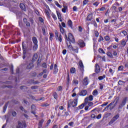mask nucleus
I'll return each mask as SVG.
<instances>
[{
  "instance_id": "nucleus-1",
  "label": "nucleus",
  "mask_w": 128,
  "mask_h": 128,
  "mask_svg": "<svg viewBox=\"0 0 128 128\" xmlns=\"http://www.w3.org/2000/svg\"><path fill=\"white\" fill-rule=\"evenodd\" d=\"M54 34L56 40L58 42H62V34H58V32L57 30H55Z\"/></svg>"
},
{
  "instance_id": "nucleus-2",
  "label": "nucleus",
  "mask_w": 128,
  "mask_h": 128,
  "mask_svg": "<svg viewBox=\"0 0 128 128\" xmlns=\"http://www.w3.org/2000/svg\"><path fill=\"white\" fill-rule=\"evenodd\" d=\"M78 106V99L74 100L72 102H68V108L76 106Z\"/></svg>"
},
{
  "instance_id": "nucleus-3",
  "label": "nucleus",
  "mask_w": 128,
  "mask_h": 128,
  "mask_svg": "<svg viewBox=\"0 0 128 128\" xmlns=\"http://www.w3.org/2000/svg\"><path fill=\"white\" fill-rule=\"evenodd\" d=\"M70 44L68 45V44L67 43V46L68 48V50H73L74 52H78V48L76 47V46H74V48L72 47V44H70Z\"/></svg>"
},
{
  "instance_id": "nucleus-4",
  "label": "nucleus",
  "mask_w": 128,
  "mask_h": 128,
  "mask_svg": "<svg viewBox=\"0 0 128 128\" xmlns=\"http://www.w3.org/2000/svg\"><path fill=\"white\" fill-rule=\"evenodd\" d=\"M84 64H82V61L80 60L79 62V66H78V68L82 74V76H84Z\"/></svg>"
},
{
  "instance_id": "nucleus-5",
  "label": "nucleus",
  "mask_w": 128,
  "mask_h": 128,
  "mask_svg": "<svg viewBox=\"0 0 128 128\" xmlns=\"http://www.w3.org/2000/svg\"><path fill=\"white\" fill-rule=\"evenodd\" d=\"M119 118H120V114H116L115 116H114L112 118V119L109 122L108 124H110V126L112 124H114V122L116 120H117Z\"/></svg>"
},
{
  "instance_id": "nucleus-6",
  "label": "nucleus",
  "mask_w": 128,
  "mask_h": 128,
  "mask_svg": "<svg viewBox=\"0 0 128 128\" xmlns=\"http://www.w3.org/2000/svg\"><path fill=\"white\" fill-rule=\"evenodd\" d=\"M128 100V98L126 97L124 98L122 102L120 104L119 106H118V108H124V106H126V100Z\"/></svg>"
},
{
  "instance_id": "nucleus-7",
  "label": "nucleus",
  "mask_w": 128,
  "mask_h": 128,
  "mask_svg": "<svg viewBox=\"0 0 128 128\" xmlns=\"http://www.w3.org/2000/svg\"><path fill=\"white\" fill-rule=\"evenodd\" d=\"M17 128H26V122H18V126L16 127Z\"/></svg>"
},
{
  "instance_id": "nucleus-8",
  "label": "nucleus",
  "mask_w": 128,
  "mask_h": 128,
  "mask_svg": "<svg viewBox=\"0 0 128 128\" xmlns=\"http://www.w3.org/2000/svg\"><path fill=\"white\" fill-rule=\"evenodd\" d=\"M93 100H94V96H92V95H90V96H89L86 97L84 99L85 104H88V100H89V102H92Z\"/></svg>"
},
{
  "instance_id": "nucleus-9",
  "label": "nucleus",
  "mask_w": 128,
  "mask_h": 128,
  "mask_svg": "<svg viewBox=\"0 0 128 128\" xmlns=\"http://www.w3.org/2000/svg\"><path fill=\"white\" fill-rule=\"evenodd\" d=\"M68 40H69V42H74V36H72V34L71 33L68 34Z\"/></svg>"
},
{
  "instance_id": "nucleus-10",
  "label": "nucleus",
  "mask_w": 128,
  "mask_h": 128,
  "mask_svg": "<svg viewBox=\"0 0 128 128\" xmlns=\"http://www.w3.org/2000/svg\"><path fill=\"white\" fill-rule=\"evenodd\" d=\"M118 102H120V98L118 97H116L114 99V101H113L112 102L110 103V106H112V104H114V106H116L118 104Z\"/></svg>"
},
{
  "instance_id": "nucleus-11",
  "label": "nucleus",
  "mask_w": 128,
  "mask_h": 128,
  "mask_svg": "<svg viewBox=\"0 0 128 128\" xmlns=\"http://www.w3.org/2000/svg\"><path fill=\"white\" fill-rule=\"evenodd\" d=\"M22 48H23V56L22 58L23 60H24L26 56H28V53L26 52V49L24 48V43L22 44Z\"/></svg>"
},
{
  "instance_id": "nucleus-12",
  "label": "nucleus",
  "mask_w": 128,
  "mask_h": 128,
  "mask_svg": "<svg viewBox=\"0 0 128 128\" xmlns=\"http://www.w3.org/2000/svg\"><path fill=\"white\" fill-rule=\"evenodd\" d=\"M78 44L80 46V48H84V46H86V44H84V42L82 40H80L78 42Z\"/></svg>"
},
{
  "instance_id": "nucleus-13",
  "label": "nucleus",
  "mask_w": 128,
  "mask_h": 128,
  "mask_svg": "<svg viewBox=\"0 0 128 128\" xmlns=\"http://www.w3.org/2000/svg\"><path fill=\"white\" fill-rule=\"evenodd\" d=\"M83 84L84 86H88V77H85L84 79Z\"/></svg>"
},
{
  "instance_id": "nucleus-14",
  "label": "nucleus",
  "mask_w": 128,
  "mask_h": 128,
  "mask_svg": "<svg viewBox=\"0 0 128 128\" xmlns=\"http://www.w3.org/2000/svg\"><path fill=\"white\" fill-rule=\"evenodd\" d=\"M88 94V91L86 90H82L81 92L80 93V96H86Z\"/></svg>"
},
{
  "instance_id": "nucleus-15",
  "label": "nucleus",
  "mask_w": 128,
  "mask_h": 128,
  "mask_svg": "<svg viewBox=\"0 0 128 128\" xmlns=\"http://www.w3.org/2000/svg\"><path fill=\"white\" fill-rule=\"evenodd\" d=\"M59 28H60V32H61V34H66V30H64V28H62L60 24H59Z\"/></svg>"
},
{
  "instance_id": "nucleus-16",
  "label": "nucleus",
  "mask_w": 128,
  "mask_h": 128,
  "mask_svg": "<svg viewBox=\"0 0 128 128\" xmlns=\"http://www.w3.org/2000/svg\"><path fill=\"white\" fill-rule=\"evenodd\" d=\"M32 68H34V64L32 62H30L28 64L26 68L27 70H30Z\"/></svg>"
},
{
  "instance_id": "nucleus-17",
  "label": "nucleus",
  "mask_w": 128,
  "mask_h": 128,
  "mask_svg": "<svg viewBox=\"0 0 128 128\" xmlns=\"http://www.w3.org/2000/svg\"><path fill=\"white\" fill-rule=\"evenodd\" d=\"M68 26H69V28H72V20H69L68 21Z\"/></svg>"
},
{
  "instance_id": "nucleus-18",
  "label": "nucleus",
  "mask_w": 128,
  "mask_h": 128,
  "mask_svg": "<svg viewBox=\"0 0 128 128\" xmlns=\"http://www.w3.org/2000/svg\"><path fill=\"white\" fill-rule=\"evenodd\" d=\"M100 72V66H98V64H96V74H98Z\"/></svg>"
},
{
  "instance_id": "nucleus-19",
  "label": "nucleus",
  "mask_w": 128,
  "mask_h": 128,
  "mask_svg": "<svg viewBox=\"0 0 128 128\" xmlns=\"http://www.w3.org/2000/svg\"><path fill=\"white\" fill-rule=\"evenodd\" d=\"M50 10L45 9V14L48 18H50Z\"/></svg>"
},
{
  "instance_id": "nucleus-20",
  "label": "nucleus",
  "mask_w": 128,
  "mask_h": 128,
  "mask_svg": "<svg viewBox=\"0 0 128 128\" xmlns=\"http://www.w3.org/2000/svg\"><path fill=\"white\" fill-rule=\"evenodd\" d=\"M87 20L90 21L92 20V14H89L86 18Z\"/></svg>"
},
{
  "instance_id": "nucleus-21",
  "label": "nucleus",
  "mask_w": 128,
  "mask_h": 128,
  "mask_svg": "<svg viewBox=\"0 0 128 128\" xmlns=\"http://www.w3.org/2000/svg\"><path fill=\"white\" fill-rule=\"evenodd\" d=\"M58 72V65H56V64H55L54 66V74H56Z\"/></svg>"
},
{
  "instance_id": "nucleus-22",
  "label": "nucleus",
  "mask_w": 128,
  "mask_h": 128,
  "mask_svg": "<svg viewBox=\"0 0 128 128\" xmlns=\"http://www.w3.org/2000/svg\"><path fill=\"white\" fill-rule=\"evenodd\" d=\"M20 8H22V10L26 11V6H24V4H22V3L20 4Z\"/></svg>"
},
{
  "instance_id": "nucleus-23",
  "label": "nucleus",
  "mask_w": 128,
  "mask_h": 128,
  "mask_svg": "<svg viewBox=\"0 0 128 128\" xmlns=\"http://www.w3.org/2000/svg\"><path fill=\"white\" fill-rule=\"evenodd\" d=\"M32 42L34 44H38V39H36V38L33 37L32 38Z\"/></svg>"
},
{
  "instance_id": "nucleus-24",
  "label": "nucleus",
  "mask_w": 128,
  "mask_h": 128,
  "mask_svg": "<svg viewBox=\"0 0 128 128\" xmlns=\"http://www.w3.org/2000/svg\"><path fill=\"white\" fill-rule=\"evenodd\" d=\"M66 10H68V6H64V8H62V12H64V14H66Z\"/></svg>"
},
{
  "instance_id": "nucleus-25",
  "label": "nucleus",
  "mask_w": 128,
  "mask_h": 128,
  "mask_svg": "<svg viewBox=\"0 0 128 128\" xmlns=\"http://www.w3.org/2000/svg\"><path fill=\"white\" fill-rule=\"evenodd\" d=\"M121 44L122 46H124L126 44V41L124 40V39H123L121 41Z\"/></svg>"
},
{
  "instance_id": "nucleus-26",
  "label": "nucleus",
  "mask_w": 128,
  "mask_h": 128,
  "mask_svg": "<svg viewBox=\"0 0 128 128\" xmlns=\"http://www.w3.org/2000/svg\"><path fill=\"white\" fill-rule=\"evenodd\" d=\"M62 116H68V112H62Z\"/></svg>"
},
{
  "instance_id": "nucleus-27",
  "label": "nucleus",
  "mask_w": 128,
  "mask_h": 128,
  "mask_svg": "<svg viewBox=\"0 0 128 128\" xmlns=\"http://www.w3.org/2000/svg\"><path fill=\"white\" fill-rule=\"evenodd\" d=\"M44 120H42L39 122L38 128H42V124H44Z\"/></svg>"
},
{
  "instance_id": "nucleus-28",
  "label": "nucleus",
  "mask_w": 128,
  "mask_h": 128,
  "mask_svg": "<svg viewBox=\"0 0 128 128\" xmlns=\"http://www.w3.org/2000/svg\"><path fill=\"white\" fill-rule=\"evenodd\" d=\"M86 102H84V104H80V106H78V108L80 110H82V108H84V106H86Z\"/></svg>"
},
{
  "instance_id": "nucleus-29",
  "label": "nucleus",
  "mask_w": 128,
  "mask_h": 128,
  "mask_svg": "<svg viewBox=\"0 0 128 128\" xmlns=\"http://www.w3.org/2000/svg\"><path fill=\"white\" fill-rule=\"evenodd\" d=\"M38 54H34L32 58V60H36L38 58Z\"/></svg>"
},
{
  "instance_id": "nucleus-30",
  "label": "nucleus",
  "mask_w": 128,
  "mask_h": 128,
  "mask_svg": "<svg viewBox=\"0 0 128 128\" xmlns=\"http://www.w3.org/2000/svg\"><path fill=\"white\" fill-rule=\"evenodd\" d=\"M104 78H106V75H104L103 76H100L98 78V80H102Z\"/></svg>"
},
{
  "instance_id": "nucleus-31",
  "label": "nucleus",
  "mask_w": 128,
  "mask_h": 128,
  "mask_svg": "<svg viewBox=\"0 0 128 128\" xmlns=\"http://www.w3.org/2000/svg\"><path fill=\"white\" fill-rule=\"evenodd\" d=\"M98 90H94L92 92L93 96H98Z\"/></svg>"
},
{
  "instance_id": "nucleus-32",
  "label": "nucleus",
  "mask_w": 128,
  "mask_h": 128,
  "mask_svg": "<svg viewBox=\"0 0 128 128\" xmlns=\"http://www.w3.org/2000/svg\"><path fill=\"white\" fill-rule=\"evenodd\" d=\"M38 50V44H34L33 50Z\"/></svg>"
},
{
  "instance_id": "nucleus-33",
  "label": "nucleus",
  "mask_w": 128,
  "mask_h": 128,
  "mask_svg": "<svg viewBox=\"0 0 128 128\" xmlns=\"http://www.w3.org/2000/svg\"><path fill=\"white\" fill-rule=\"evenodd\" d=\"M98 52L100 54H106V52H104V50H102V48H99Z\"/></svg>"
},
{
  "instance_id": "nucleus-34",
  "label": "nucleus",
  "mask_w": 128,
  "mask_h": 128,
  "mask_svg": "<svg viewBox=\"0 0 128 128\" xmlns=\"http://www.w3.org/2000/svg\"><path fill=\"white\" fill-rule=\"evenodd\" d=\"M70 72L71 74H74L76 72V68H72Z\"/></svg>"
},
{
  "instance_id": "nucleus-35",
  "label": "nucleus",
  "mask_w": 128,
  "mask_h": 128,
  "mask_svg": "<svg viewBox=\"0 0 128 128\" xmlns=\"http://www.w3.org/2000/svg\"><path fill=\"white\" fill-rule=\"evenodd\" d=\"M6 108H8V104H6L3 108L4 112H6Z\"/></svg>"
},
{
  "instance_id": "nucleus-36",
  "label": "nucleus",
  "mask_w": 128,
  "mask_h": 128,
  "mask_svg": "<svg viewBox=\"0 0 128 128\" xmlns=\"http://www.w3.org/2000/svg\"><path fill=\"white\" fill-rule=\"evenodd\" d=\"M87 104H88V106H94V102H92L88 101Z\"/></svg>"
},
{
  "instance_id": "nucleus-37",
  "label": "nucleus",
  "mask_w": 128,
  "mask_h": 128,
  "mask_svg": "<svg viewBox=\"0 0 128 128\" xmlns=\"http://www.w3.org/2000/svg\"><path fill=\"white\" fill-rule=\"evenodd\" d=\"M55 4L58 7L60 8H62V6L58 2H55Z\"/></svg>"
},
{
  "instance_id": "nucleus-38",
  "label": "nucleus",
  "mask_w": 128,
  "mask_h": 128,
  "mask_svg": "<svg viewBox=\"0 0 128 128\" xmlns=\"http://www.w3.org/2000/svg\"><path fill=\"white\" fill-rule=\"evenodd\" d=\"M88 0H84L83 1V6H86V4H88Z\"/></svg>"
},
{
  "instance_id": "nucleus-39",
  "label": "nucleus",
  "mask_w": 128,
  "mask_h": 128,
  "mask_svg": "<svg viewBox=\"0 0 128 128\" xmlns=\"http://www.w3.org/2000/svg\"><path fill=\"white\" fill-rule=\"evenodd\" d=\"M53 96H54V98H55V100L58 99V94H56V92H54L53 94Z\"/></svg>"
},
{
  "instance_id": "nucleus-40",
  "label": "nucleus",
  "mask_w": 128,
  "mask_h": 128,
  "mask_svg": "<svg viewBox=\"0 0 128 128\" xmlns=\"http://www.w3.org/2000/svg\"><path fill=\"white\" fill-rule=\"evenodd\" d=\"M100 4V2H96L93 3V6H98Z\"/></svg>"
},
{
  "instance_id": "nucleus-41",
  "label": "nucleus",
  "mask_w": 128,
  "mask_h": 128,
  "mask_svg": "<svg viewBox=\"0 0 128 128\" xmlns=\"http://www.w3.org/2000/svg\"><path fill=\"white\" fill-rule=\"evenodd\" d=\"M104 40V38H102V36H100V38L98 40V42H100Z\"/></svg>"
},
{
  "instance_id": "nucleus-42",
  "label": "nucleus",
  "mask_w": 128,
  "mask_h": 128,
  "mask_svg": "<svg viewBox=\"0 0 128 128\" xmlns=\"http://www.w3.org/2000/svg\"><path fill=\"white\" fill-rule=\"evenodd\" d=\"M57 16H58V20H60V18H62V16L60 15V13L58 12Z\"/></svg>"
},
{
  "instance_id": "nucleus-43",
  "label": "nucleus",
  "mask_w": 128,
  "mask_h": 128,
  "mask_svg": "<svg viewBox=\"0 0 128 128\" xmlns=\"http://www.w3.org/2000/svg\"><path fill=\"white\" fill-rule=\"evenodd\" d=\"M124 70V66H120L118 68V70Z\"/></svg>"
},
{
  "instance_id": "nucleus-44",
  "label": "nucleus",
  "mask_w": 128,
  "mask_h": 128,
  "mask_svg": "<svg viewBox=\"0 0 128 128\" xmlns=\"http://www.w3.org/2000/svg\"><path fill=\"white\" fill-rule=\"evenodd\" d=\"M50 40H52V38L54 36V34L52 33H50Z\"/></svg>"
},
{
  "instance_id": "nucleus-45",
  "label": "nucleus",
  "mask_w": 128,
  "mask_h": 128,
  "mask_svg": "<svg viewBox=\"0 0 128 128\" xmlns=\"http://www.w3.org/2000/svg\"><path fill=\"white\" fill-rule=\"evenodd\" d=\"M109 72H110V74H114V70H112V69L110 68L109 70Z\"/></svg>"
},
{
  "instance_id": "nucleus-46",
  "label": "nucleus",
  "mask_w": 128,
  "mask_h": 128,
  "mask_svg": "<svg viewBox=\"0 0 128 128\" xmlns=\"http://www.w3.org/2000/svg\"><path fill=\"white\" fill-rule=\"evenodd\" d=\"M73 12H78V7H76V6L73 7Z\"/></svg>"
},
{
  "instance_id": "nucleus-47",
  "label": "nucleus",
  "mask_w": 128,
  "mask_h": 128,
  "mask_svg": "<svg viewBox=\"0 0 128 128\" xmlns=\"http://www.w3.org/2000/svg\"><path fill=\"white\" fill-rule=\"evenodd\" d=\"M52 18H53L55 20L57 19L56 16V14H54V13H52Z\"/></svg>"
},
{
  "instance_id": "nucleus-48",
  "label": "nucleus",
  "mask_w": 128,
  "mask_h": 128,
  "mask_svg": "<svg viewBox=\"0 0 128 128\" xmlns=\"http://www.w3.org/2000/svg\"><path fill=\"white\" fill-rule=\"evenodd\" d=\"M68 124L70 126H74V122H69Z\"/></svg>"
},
{
  "instance_id": "nucleus-49",
  "label": "nucleus",
  "mask_w": 128,
  "mask_h": 128,
  "mask_svg": "<svg viewBox=\"0 0 128 128\" xmlns=\"http://www.w3.org/2000/svg\"><path fill=\"white\" fill-rule=\"evenodd\" d=\"M107 55L108 56H110V58H112V54L110 52H108Z\"/></svg>"
},
{
  "instance_id": "nucleus-50",
  "label": "nucleus",
  "mask_w": 128,
  "mask_h": 128,
  "mask_svg": "<svg viewBox=\"0 0 128 128\" xmlns=\"http://www.w3.org/2000/svg\"><path fill=\"white\" fill-rule=\"evenodd\" d=\"M98 34H99L98 32V31H95L94 32V36H95L98 38Z\"/></svg>"
},
{
  "instance_id": "nucleus-51",
  "label": "nucleus",
  "mask_w": 128,
  "mask_h": 128,
  "mask_svg": "<svg viewBox=\"0 0 128 128\" xmlns=\"http://www.w3.org/2000/svg\"><path fill=\"white\" fill-rule=\"evenodd\" d=\"M50 120H48L47 122H46V126H48L50 125Z\"/></svg>"
},
{
  "instance_id": "nucleus-52",
  "label": "nucleus",
  "mask_w": 128,
  "mask_h": 128,
  "mask_svg": "<svg viewBox=\"0 0 128 128\" xmlns=\"http://www.w3.org/2000/svg\"><path fill=\"white\" fill-rule=\"evenodd\" d=\"M73 84H78V80H74Z\"/></svg>"
},
{
  "instance_id": "nucleus-53",
  "label": "nucleus",
  "mask_w": 128,
  "mask_h": 128,
  "mask_svg": "<svg viewBox=\"0 0 128 128\" xmlns=\"http://www.w3.org/2000/svg\"><path fill=\"white\" fill-rule=\"evenodd\" d=\"M124 82L120 80L118 82V84H123Z\"/></svg>"
},
{
  "instance_id": "nucleus-54",
  "label": "nucleus",
  "mask_w": 128,
  "mask_h": 128,
  "mask_svg": "<svg viewBox=\"0 0 128 128\" xmlns=\"http://www.w3.org/2000/svg\"><path fill=\"white\" fill-rule=\"evenodd\" d=\"M96 118L98 120H100V118H102V114H99L97 116Z\"/></svg>"
},
{
  "instance_id": "nucleus-55",
  "label": "nucleus",
  "mask_w": 128,
  "mask_h": 128,
  "mask_svg": "<svg viewBox=\"0 0 128 128\" xmlns=\"http://www.w3.org/2000/svg\"><path fill=\"white\" fill-rule=\"evenodd\" d=\"M62 86H59L57 90L60 92V90H62Z\"/></svg>"
},
{
  "instance_id": "nucleus-56",
  "label": "nucleus",
  "mask_w": 128,
  "mask_h": 128,
  "mask_svg": "<svg viewBox=\"0 0 128 128\" xmlns=\"http://www.w3.org/2000/svg\"><path fill=\"white\" fill-rule=\"evenodd\" d=\"M31 108H32V110H36V106L32 105L31 106Z\"/></svg>"
},
{
  "instance_id": "nucleus-57",
  "label": "nucleus",
  "mask_w": 128,
  "mask_h": 128,
  "mask_svg": "<svg viewBox=\"0 0 128 128\" xmlns=\"http://www.w3.org/2000/svg\"><path fill=\"white\" fill-rule=\"evenodd\" d=\"M108 102H106V103L102 104L101 106H108Z\"/></svg>"
},
{
  "instance_id": "nucleus-58",
  "label": "nucleus",
  "mask_w": 128,
  "mask_h": 128,
  "mask_svg": "<svg viewBox=\"0 0 128 128\" xmlns=\"http://www.w3.org/2000/svg\"><path fill=\"white\" fill-rule=\"evenodd\" d=\"M120 34H122L124 36H126L127 34L126 32V31H122V32H120Z\"/></svg>"
},
{
  "instance_id": "nucleus-59",
  "label": "nucleus",
  "mask_w": 128,
  "mask_h": 128,
  "mask_svg": "<svg viewBox=\"0 0 128 128\" xmlns=\"http://www.w3.org/2000/svg\"><path fill=\"white\" fill-rule=\"evenodd\" d=\"M42 68H46V64L43 63L42 64Z\"/></svg>"
},
{
  "instance_id": "nucleus-60",
  "label": "nucleus",
  "mask_w": 128,
  "mask_h": 128,
  "mask_svg": "<svg viewBox=\"0 0 128 128\" xmlns=\"http://www.w3.org/2000/svg\"><path fill=\"white\" fill-rule=\"evenodd\" d=\"M104 40H110V37L108 36H106L104 37Z\"/></svg>"
},
{
  "instance_id": "nucleus-61",
  "label": "nucleus",
  "mask_w": 128,
  "mask_h": 128,
  "mask_svg": "<svg viewBox=\"0 0 128 128\" xmlns=\"http://www.w3.org/2000/svg\"><path fill=\"white\" fill-rule=\"evenodd\" d=\"M32 90H36L38 88V86H33L31 87Z\"/></svg>"
},
{
  "instance_id": "nucleus-62",
  "label": "nucleus",
  "mask_w": 128,
  "mask_h": 128,
  "mask_svg": "<svg viewBox=\"0 0 128 128\" xmlns=\"http://www.w3.org/2000/svg\"><path fill=\"white\" fill-rule=\"evenodd\" d=\"M12 116H16V112H12Z\"/></svg>"
},
{
  "instance_id": "nucleus-63",
  "label": "nucleus",
  "mask_w": 128,
  "mask_h": 128,
  "mask_svg": "<svg viewBox=\"0 0 128 128\" xmlns=\"http://www.w3.org/2000/svg\"><path fill=\"white\" fill-rule=\"evenodd\" d=\"M62 28H66V24L64 22H62Z\"/></svg>"
},
{
  "instance_id": "nucleus-64",
  "label": "nucleus",
  "mask_w": 128,
  "mask_h": 128,
  "mask_svg": "<svg viewBox=\"0 0 128 128\" xmlns=\"http://www.w3.org/2000/svg\"><path fill=\"white\" fill-rule=\"evenodd\" d=\"M42 32H43V34H46V30H44V28H42Z\"/></svg>"
}]
</instances>
